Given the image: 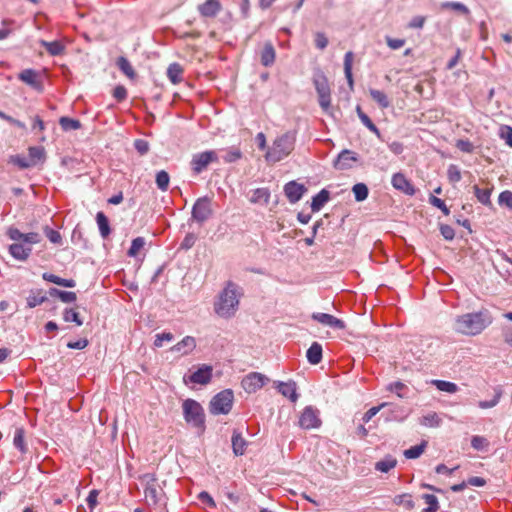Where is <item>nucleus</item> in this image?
I'll return each instance as SVG.
<instances>
[{
	"instance_id": "cd10ccee",
	"label": "nucleus",
	"mask_w": 512,
	"mask_h": 512,
	"mask_svg": "<svg viewBox=\"0 0 512 512\" xmlns=\"http://www.w3.org/2000/svg\"><path fill=\"white\" fill-rule=\"evenodd\" d=\"M369 94L381 109H386L391 105L388 96L383 91L371 88Z\"/></svg>"
},
{
	"instance_id": "473e14b6",
	"label": "nucleus",
	"mask_w": 512,
	"mask_h": 512,
	"mask_svg": "<svg viewBox=\"0 0 512 512\" xmlns=\"http://www.w3.org/2000/svg\"><path fill=\"white\" fill-rule=\"evenodd\" d=\"M313 83L318 95L331 93L328 79L324 74L316 75L313 79Z\"/></svg>"
},
{
	"instance_id": "6e6552de",
	"label": "nucleus",
	"mask_w": 512,
	"mask_h": 512,
	"mask_svg": "<svg viewBox=\"0 0 512 512\" xmlns=\"http://www.w3.org/2000/svg\"><path fill=\"white\" fill-rule=\"evenodd\" d=\"M213 215L212 200L204 196L196 200L192 208V219L202 224Z\"/></svg>"
},
{
	"instance_id": "9b49d317",
	"label": "nucleus",
	"mask_w": 512,
	"mask_h": 512,
	"mask_svg": "<svg viewBox=\"0 0 512 512\" xmlns=\"http://www.w3.org/2000/svg\"><path fill=\"white\" fill-rule=\"evenodd\" d=\"M267 381L268 378L265 375L252 372L242 379L241 385L247 393H255L257 390L261 389Z\"/></svg>"
},
{
	"instance_id": "c9c22d12",
	"label": "nucleus",
	"mask_w": 512,
	"mask_h": 512,
	"mask_svg": "<svg viewBox=\"0 0 512 512\" xmlns=\"http://www.w3.org/2000/svg\"><path fill=\"white\" fill-rule=\"evenodd\" d=\"M473 190H474V194H475L477 200L481 204H483L485 206H491V200H490V196H491V192H492L491 188L481 189L478 185H474Z\"/></svg>"
},
{
	"instance_id": "680f3d73",
	"label": "nucleus",
	"mask_w": 512,
	"mask_h": 512,
	"mask_svg": "<svg viewBox=\"0 0 512 512\" xmlns=\"http://www.w3.org/2000/svg\"><path fill=\"white\" fill-rule=\"evenodd\" d=\"M429 202L431 205L439 208L445 215L450 214L449 208L446 206V204L444 203V201L442 199L432 195L429 199Z\"/></svg>"
},
{
	"instance_id": "0e129e2a",
	"label": "nucleus",
	"mask_w": 512,
	"mask_h": 512,
	"mask_svg": "<svg viewBox=\"0 0 512 512\" xmlns=\"http://www.w3.org/2000/svg\"><path fill=\"white\" fill-rule=\"evenodd\" d=\"M385 40H386L388 47L392 50L400 49L405 45L404 39L391 38L389 36H386Z\"/></svg>"
},
{
	"instance_id": "5fc2aeb1",
	"label": "nucleus",
	"mask_w": 512,
	"mask_h": 512,
	"mask_svg": "<svg viewBox=\"0 0 512 512\" xmlns=\"http://www.w3.org/2000/svg\"><path fill=\"white\" fill-rule=\"evenodd\" d=\"M15 30L14 22L11 20H3L0 28V40L6 39Z\"/></svg>"
},
{
	"instance_id": "0eeeda50",
	"label": "nucleus",
	"mask_w": 512,
	"mask_h": 512,
	"mask_svg": "<svg viewBox=\"0 0 512 512\" xmlns=\"http://www.w3.org/2000/svg\"><path fill=\"white\" fill-rule=\"evenodd\" d=\"M234 394L230 389H225L216 394L210 402V412L214 415L228 414L233 406Z\"/></svg>"
},
{
	"instance_id": "39448f33",
	"label": "nucleus",
	"mask_w": 512,
	"mask_h": 512,
	"mask_svg": "<svg viewBox=\"0 0 512 512\" xmlns=\"http://www.w3.org/2000/svg\"><path fill=\"white\" fill-rule=\"evenodd\" d=\"M185 421L196 428L205 427V414L202 406L193 399H186L182 404Z\"/></svg>"
},
{
	"instance_id": "3c124183",
	"label": "nucleus",
	"mask_w": 512,
	"mask_h": 512,
	"mask_svg": "<svg viewBox=\"0 0 512 512\" xmlns=\"http://www.w3.org/2000/svg\"><path fill=\"white\" fill-rule=\"evenodd\" d=\"M45 152L42 147L34 146L29 148L30 162L35 165L38 161L44 158Z\"/></svg>"
},
{
	"instance_id": "f3484780",
	"label": "nucleus",
	"mask_w": 512,
	"mask_h": 512,
	"mask_svg": "<svg viewBox=\"0 0 512 512\" xmlns=\"http://www.w3.org/2000/svg\"><path fill=\"white\" fill-rule=\"evenodd\" d=\"M312 319L329 327L336 329H344L345 323L333 315L327 313H313Z\"/></svg>"
},
{
	"instance_id": "7ed1b4c3",
	"label": "nucleus",
	"mask_w": 512,
	"mask_h": 512,
	"mask_svg": "<svg viewBox=\"0 0 512 512\" xmlns=\"http://www.w3.org/2000/svg\"><path fill=\"white\" fill-rule=\"evenodd\" d=\"M297 138L295 130L286 131L278 135L268 146L264 158L267 163L275 164L287 158L294 150Z\"/></svg>"
},
{
	"instance_id": "de8ad7c7",
	"label": "nucleus",
	"mask_w": 512,
	"mask_h": 512,
	"mask_svg": "<svg viewBox=\"0 0 512 512\" xmlns=\"http://www.w3.org/2000/svg\"><path fill=\"white\" fill-rule=\"evenodd\" d=\"M170 177L169 174L161 170L156 174V184L161 191H167L169 187Z\"/></svg>"
},
{
	"instance_id": "f257e3e1",
	"label": "nucleus",
	"mask_w": 512,
	"mask_h": 512,
	"mask_svg": "<svg viewBox=\"0 0 512 512\" xmlns=\"http://www.w3.org/2000/svg\"><path fill=\"white\" fill-rule=\"evenodd\" d=\"M6 236L12 241L8 246L9 254L17 261L26 262L32 253V245L41 242L42 237L37 232L22 233L18 228L10 226Z\"/></svg>"
},
{
	"instance_id": "8fccbe9b",
	"label": "nucleus",
	"mask_w": 512,
	"mask_h": 512,
	"mask_svg": "<svg viewBox=\"0 0 512 512\" xmlns=\"http://www.w3.org/2000/svg\"><path fill=\"white\" fill-rule=\"evenodd\" d=\"M63 319L66 322H75L76 325L78 326H81L83 324V321L79 316V313L74 309H65L63 313Z\"/></svg>"
},
{
	"instance_id": "4468645a",
	"label": "nucleus",
	"mask_w": 512,
	"mask_h": 512,
	"mask_svg": "<svg viewBox=\"0 0 512 512\" xmlns=\"http://www.w3.org/2000/svg\"><path fill=\"white\" fill-rule=\"evenodd\" d=\"M305 191V186L295 181H290L284 186V193L290 203L298 202Z\"/></svg>"
},
{
	"instance_id": "c756f323",
	"label": "nucleus",
	"mask_w": 512,
	"mask_h": 512,
	"mask_svg": "<svg viewBox=\"0 0 512 512\" xmlns=\"http://www.w3.org/2000/svg\"><path fill=\"white\" fill-rule=\"evenodd\" d=\"M357 115L362 122V124L367 127L372 133H374L378 138L381 137L380 130L377 128V126L372 122V120L369 118V116L364 113L360 106L356 107Z\"/></svg>"
},
{
	"instance_id": "4be33fe9",
	"label": "nucleus",
	"mask_w": 512,
	"mask_h": 512,
	"mask_svg": "<svg viewBox=\"0 0 512 512\" xmlns=\"http://www.w3.org/2000/svg\"><path fill=\"white\" fill-rule=\"evenodd\" d=\"M19 79L23 81L24 83L34 87V88H40L41 83L38 80V74L32 69H25L19 74Z\"/></svg>"
},
{
	"instance_id": "7c9ffc66",
	"label": "nucleus",
	"mask_w": 512,
	"mask_h": 512,
	"mask_svg": "<svg viewBox=\"0 0 512 512\" xmlns=\"http://www.w3.org/2000/svg\"><path fill=\"white\" fill-rule=\"evenodd\" d=\"M270 200V191L268 188H257L253 190L250 201L252 203H261L267 205Z\"/></svg>"
},
{
	"instance_id": "a211bd4d",
	"label": "nucleus",
	"mask_w": 512,
	"mask_h": 512,
	"mask_svg": "<svg viewBox=\"0 0 512 512\" xmlns=\"http://www.w3.org/2000/svg\"><path fill=\"white\" fill-rule=\"evenodd\" d=\"M357 161L356 154L350 150H343L335 161V168L338 170H346L352 167V162Z\"/></svg>"
},
{
	"instance_id": "c85d7f7f",
	"label": "nucleus",
	"mask_w": 512,
	"mask_h": 512,
	"mask_svg": "<svg viewBox=\"0 0 512 512\" xmlns=\"http://www.w3.org/2000/svg\"><path fill=\"white\" fill-rule=\"evenodd\" d=\"M353 59H354L353 52L348 51L344 57V73H345V77L347 79L348 85L350 86L351 89H353V85H354V80H353V75H352Z\"/></svg>"
},
{
	"instance_id": "052dcab7",
	"label": "nucleus",
	"mask_w": 512,
	"mask_h": 512,
	"mask_svg": "<svg viewBox=\"0 0 512 512\" xmlns=\"http://www.w3.org/2000/svg\"><path fill=\"white\" fill-rule=\"evenodd\" d=\"M388 403H382L379 406L370 408L362 417L364 423H368L382 408L388 406Z\"/></svg>"
},
{
	"instance_id": "423d86ee",
	"label": "nucleus",
	"mask_w": 512,
	"mask_h": 512,
	"mask_svg": "<svg viewBox=\"0 0 512 512\" xmlns=\"http://www.w3.org/2000/svg\"><path fill=\"white\" fill-rule=\"evenodd\" d=\"M142 481L145 484L144 494L148 505L156 506L164 503V492L158 484L156 477L153 474H145L142 477Z\"/></svg>"
},
{
	"instance_id": "4c0bfd02",
	"label": "nucleus",
	"mask_w": 512,
	"mask_h": 512,
	"mask_svg": "<svg viewBox=\"0 0 512 512\" xmlns=\"http://www.w3.org/2000/svg\"><path fill=\"white\" fill-rule=\"evenodd\" d=\"M396 464H397V460L394 457L388 455L385 458H383L382 460L376 462L375 469L377 471L387 473L391 469H393L396 466Z\"/></svg>"
},
{
	"instance_id": "338daca9",
	"label": "nucleus",
	"mask_w": 512,
	"mask_h": 512,
	"mask_svg": "<svg viewBox=\"0 0 512 512\" xmlns=\"http://www.w3.org/2000/svg\"><path fill=\"white\" fill-rule=\"evenodd\" d=\"M406 388H407L406 385L400 381L393 382V383L389 384V386H388V389L392 392H395L400 398L404 397V394L402 393V391Z\"/></svg>"
},
{
	"instance_id": "2f4dec72",
	"label": "nucleus",
	"mask_w": 512,
	"mask_h": 512,
	"mask_svg": "<svg viewBox=\"0 0 512 512\" xmlns=\"http://www.w3.org/2000/svg\"><path fill=\"white\" fill-rule=\"evenodd\" d=\"M247 442L241 433L234 431L232 435V448L235 455H243L245 453Z\"/></svg>"
},
{
	"instance_id": "774afa93",
	"label": "nucleus",
	"mask_w": 512,
	"mask_h": 512,
	"mask_svg": "<svg viewBox=\"0 0 512 512\" xmlns=\"http://www.w3.org/2000/svg\"><path fill=\"white\" fill-rule=\"evenodd\" d=\"M113 97L118 101L121 102L126 99L127 97V90L124 86L118 85L113 90Z\"/></svg>"
},
{
	"instance_id": "aec40b11",
	"label": "nucleus",
	"mask_w": 512,
	"mask_h": 512,
	"mask_svg": "<svg viewBox=\"0 0 512 512\" xmlns=\"http://www.w3.org/2000/svg\"><path fill=\"white\" fill-rule=\"evenodd\" d=\"M220 8V2H203L198 6L200 14L205 18L215 17Z\"/></svg>"
},
{
	"instance_id": "bf43d9fd",
	"label": "nucleus",
	"mask_w": 512,
	"mask_h": 512,
	"mask_svg": "<svg viewBox=\"0 0 512 512\" xmlns=\"http://www.w3.org/2000/svg\"><path fill=\"white\" fill-rule=\"evenodd\" d=\"M45 235L49 239L50 242L54 244H61L62 243V236L61 234L51 228L46 227L45 228Z\"/></svg>"
},
{
	"instance_id": "4d7b16f0",
	"label": "nucleus",
	"mask_w": 512,
	"mask_h": 512,
	"mask_svg": "<svg viewBox=\"0 0 512 512\" xmlns=\"http://www.w3.org/2000/svg\"><path fill=\"white\" fill-rule=\"evenodd\" d=\"M498 203L501 206H506L509 209H512V192L509 190L501 192L498 197Z\"/></svg>"
},
{
	"instance_id": "ea45409f",
	"label": "nucleus",
	"mask_w": 512,
	"mask_h": 512,
	"mask_svg": "<svg viewBox=\"0 0 512 512\" xmlns=\"http://www.w3.org/2000/svg\"><path fill=\"white\" fill-rule=\"evenodd\" d=\"M419 423L422 425V426H425V427H439L440 424H441V419L440 417L437 415V413L435 412H430L426 415H423L420 419H419Z\"/></svg>"
},
{
	"instance_id": "6ab92c4d",
	"label": "nucleus",
	"mask_w": 512,
	"mask_h": 512,
	"mask_svg": "<svg viewBox=\"0 0 512 512\" xmlns=\"http://www.w3.org/2000/svg\"><path fill=\"white\" fill-rule=\"evenodd\" d=\"M276 58V51L271 42H266L260 52V62L265 67H270L274 64Z\"/></svg>"
},
{
	"instance_id": "2eb2a0df",
	"label": "nucleus",
	"mask_w": 512,
	"mask_h": 512,
	"mask_svg": "<svg viewBox=\"0 0 512 512\" xmlns=\"http://www.w3.org/2000/svg\"><path fill=\"white\" fill-rule=\"evenodd\" d=\"M196 348V339L192 336H185L181 341L170 348L173 353L181 356L189 355Z\"/></svg>"
},
{
	"instance_id": "ddd939ff",
	"label": "nucleus",
	"mask_w": 512,
	"mask_h": 512,
	"mask_svg": "<svg viewBox=\"0 0 512 512\" xmlns=\"http://www.w3.org/2000/svg\"><path fill=\"white\" fill-rule=\"evenodd\" d=\"M274 385L278 392L284 397H287L291 402L295 403L298 400L299 395L294 381H275Z\"/></svg>"
},
{
	"instance_id": "9d476101",
	"label": "nucleus",
	"mask_w": 512,
	"mask_h": 512,
	"mask_svg": "<svg viewBox=\"0 0 512 512\" xmlns=\"http://www.w3.org/2000/svg\"><path fill=\"white\" fill-rule=\"evenodd\" d=\"M219 155L216 151H205L195 154L191 161V166L196 174L201 173L212 162H218Z\"/></svg>"
},
{
	"instance_id": "c03bdc74",
	"label": "nucleus",
	"mask_w": 512,
	"mask_h": 512,
	"mask_svg": "<svg viewBox=\"0 0 512 512\" xmlns=\"http://www.w3.org/2000/svg\"><path fill=\"white\" fill-rule=\"evenodd\" d=\"M355 200L364 201L368 197V187L364 183H357L352 188Z\"/></svg>"
},
{
	"instance_id": "dca6fc26",
	"label": "nucleus",
	"mask_w": 512,
	"mask_h": 512,
	"mask_svg": "<svg viewBox=\"0 0 512 512\" xmlns=\"http://www.w3.org/2000/svg\"><path fill=\"white\" fill-rule=\"evenodd\" d=\"M391 183L393 187L407 195H414L415 189L413 185L408 181V179L405 177L402 173H395L392 176Z\"/></svg>"
},
{
	"instance_id": "a19ab883",
	"label": "nucleus",
	"mask_w": 512,
	"mask_h": 512,
	"mask_svg": "<svg viewBox=\"0 0 512 512\" xmlns=\"http://www.w3.org/2000/svg\"><path fill=\"white\" fill-rule=\"evenodd\" d=\"M393 503L398 506H403L407 510H412L414 508V501L412 499V495L409 493L396 495L393 499Z\"/></svg>"
},
{
	"instance_id": "13d9d810",
	"label": "nucleus",
	"mask_w": 512,
	"mask_h": 512,
	"mask_svg": "<svg viewBox=\"0 0 512 512\" xmlns=\"http://www.w3.org/2000/svg\"><path fill=\"white\" fill-rule=\"evenodd\" d=\"M471 446L476 450H483L488 446V441L483 436H473L471 439Z\"/></svg>"
},
{
	"instance_id": "b1692460",
	"label": "nucleus",
	"mask_w": 512,
	"mask_h": 512,
	"mask_svg": "<svg viewBox=\"0 0 512 512\" xmlns=\"http://www.w3.org/2000/svg\"><path fill=\"white\" fill-rule=\"evenodd\" d=\"M307 360L309 363L316 365L322 360V346L318 342H313L307 350Z\"/></svg>"
},
{
	"instance_id": "864d4df0",
	"label": "nucleus",
	"mask_w": 512,
	"mask_h": 512,
	"mask_svg": "<svg viewBox=\"0 0 512 512\" xmlns=\"http://www.w3.org/2000/svg\"><path fill=\"white\" fill-rule=\"evenodd\" d=\"M447 177L451 183H457L461 180V171L455 164L449 165L447 169Z\"/></svg>"
},
{
	"instance_id": "a878e982",
	"label": "nucleus",
	"mask_w": 512,
	"mask_h": 512,
	"mask_svg": "<svg viewBox=\"0 0 512 512\" xmlns=\"http://www.w3.org/2000/svg\"><path fill=\"white\" fill-rule=\"evenodd\" d=\"M96 222H97L101 237L106 239L111 233V228H110L109 220H108L107 216L101 211L98 212L96 214Z\"/></svg>"
},
{
	"instance_id": "1a4fd4ad",
	"label": "nucleus",
	"mask_w": 512,
	"mask_h": 512,
	"mask_svg": "<svg viewBox=\"0 0 512 512\" xmlns=\"http://www.w3.org/2000/svg\"><path fill=\"white\" fill-rule=\"evenodd\" d=\"M319 415L317 408L306 406L299 417V426L306 430L319 428L322 423Z\"/></svg>"
},
{
	"instance_id": "09e8293b",
	"label": "nucleus",
	"mask_w": 512,
	"mask_h": 512,
	"mask_svg": "<svg viewBox=\"0 0 512 512\" xmlns=\"http://www.w3.org/2000/svg\"><path fill=\"white\" fill-rule=\"evenodd\" d=\"M423 499L425 503L428 505L427 508L423 510V512H437L439 509V503L436 496L432 494H424Z\"/></svg>"
},
{
	"instance_id": "69168bd1",
	"label": "nucleus",
	"mask_w": 512,
	"mask_h": 512,
	"mask_svg": "<svg viewBox=\"0 0 512 512\" xmlns=\"http://www.w3.org/2000/svg\"><path fill=\"white\" fill-rule=\"evenodd\" d=\"M315 45L318 49L323 50L328 45V38L325 36L324 33L317 32L315 34Z\"/></svg>"
},
{
	"instance_id": "5701e85b",
	"label": "nucleus",
	"mask_w": 512,
	"mask_h": 512,
	"mask_svg": "<svg viewBox=\"0 0 512 512\" xmlns=\"http://www.w3.org/2000/svg\"><path fill=\"white\" fill-rule=\"evenodd\" d=\"M116 65L119 68V70L124 75H126L129 79L133 80L136 78L137 74H136L134 68L132 67L131 63L129 62V60L126 57H124V56L118 57V59L116 60Z\"/></svg>"
},
{
	"instance_id": "6e6d98bb",
	"label": "nucleus",
	"mask_w": 512,
	"mask_h": 512,
	"mask_svg": "<svg viewBox=\"0 0 512 512\" xmlns=\"http://www.w3.org/2000/svg\"><path fill=\"white\" fill-rule=\"evenodd\" d=\"M174 339V335L171 332H163L155 335L154 347L160 348L163 346V342H171Z\"/></svg>"
},
{
	"instance_id": "e433bc0d",
	"label": "nucleus",
	"mask_w": 512,
	"mask_h": 512,
	"mask_svg": "<svg viewBox=\"0 0 512 512\" xmlns=\"http://www.w3.org/2000/svg\"><path fill=\"white\" fill-rule=\"evenodd\" d=\"M224 154L220 157L225 163H233L241 159L242 152L238 147L232 146L226 150H221Z\"/></svg>"
},
{
	"instance_id": "f03ea898",
	"label": "nucleus",
	"mask_w": 512,
	"mask_h": 512,
	"mask_svg": "<svg viewBox=\"0 0 512 512\" xmlns=\"http://www.w3.org/2000/svg\"><path fill=\"white\" fill-rule=\"evenodd\" d=\"M491 322L487 311L467 313L455 319L453 329L463 335L475 336L480 334Z\"/></svg>"
},
{
	"instance_id": "603ef678",
	"label": "nucleus",
	"mask_w": 512,
	"mask_h": 512,
	"mask_svg": "<svg viewBox=\"0 0 512 512\" xmlns=\"http://www.w3.org/2000/svg\"><path fill=\"white\" fill-rule=\"evenodd\" d=\"M443 10H454L456 12L462 13V14H468L469 10L468 8L460 3V2H445L442 5Z\"/></svg>"
},
{
	"instance_id": "58836bf2",
	"label": "nucleus",
	"mask_w": 512,
	"mask_h": 512,
	"mask_svg": "<svg viewBox=\"0 0 512 512\" xmlns=\"http://www.w3.org/2000/svg\"><path fill=\"white\" fill-rule=\"evenodd\" d=\"M431 384L434 385L438 390L454 394L458 391V386L450 381L445 380H431Z\"/></svg>"
},
{
	"instance_id": "e2e57ef3",
	"label": "nucleus",
	"mask_w": 512,
	"mask_h": 512,
	"mask_svg": "<svg viewBox=\"0 0 512 512\" xmlns=\"http://www.w3.org/2000/svg\"><path fill=\"white\" fill-rule=\"evenodd\" d=\"M197 240V237L194 233H187L184 237L183 241L180 244V248L184 250H189L192 248Z\"/></svg>"
},
{
	"instance_id": "bb28decb",
	"label": "nucleus",
	"mask_w": 512,
	"mask_h": 512,
	"mask_svg": "<svg viewBox=\"0 0 512 512\" xmlns=\"http://www.w3.org/2000/svg\"><path fill=\"white\" fill-rule=\"evenodd\" d=\"M42 278L45 281L54 283L59 286L67 287V288H73L76 286V282L73 279H64L57 275L51 274V273H44L42 275Z\"/></svg>"
},
{
	"instance_id": "20e7f679",
	"label": "nucleus",
	"mask_w": 512,
	"mask_h": 512,
	"mask_svg": "<svg viewBox=\"0 0 512 512\" xmlns=\"http://www.w3.org/2000/svg\"><path fill=\"white\" fill-rule=\"evenodd\" d=\"M240 295L238 286L228 282L214 303L215 313L222 318L233 317L238 310Z\"/></svg>"
},
{
	"instance_id": "f8f14e48",
	"label": "nucleus",
	"mask_w": 512,
	"mask_h": 512,
	"mask_svg": "<svg viewBox=\"0 0 512 512\" xmlns=\"http://www.w3.org/2000/svg\"><path fill=\"white\" fill-rule=\"evenodd\" d=\"M213 368L210 365L203 364L192 372L189 376H184L185 383L206 385L211 381Z\"/></svg>"
},
{
	"instance_id": "a18cd8bd",
	"label": "nucleus",
	"mask_w": 512,
	"mask_h": 512,
	"mask_svg": "<svg viewBox=\"0 0 512 512\" xmlns=\"http://www.w3.org/2000/svg\"><path fill=\"white\" fill-rule=\"evenodd\" d=\"M13 444L21 453L26 452L27 449L24 440V430L22 428H17L15 430Z\"/></svg>"
},
{
	"instance_id": "f704fd0d",
	"label": "nucleus",
	"mask_w": 512,
	"mask_h": 512,
	"mask_svg": "<svg viewBox=\"0 0 512 512\" xmlns=\"http://www.w3.org/2000/svg\"><path fill=\"white\" fill-rule=\"evenodd\" d=\"M47 300L46 295L42 290H32L27 297V306L29 308H34L38 305H41Z\"/></svg>"
},
{
	"instance_id": "412c9836",
	"label": "nucleus",
	"mask_w": 512,
	"mask_h": 512,
	"mask_svg": "<svg viewBox=\"0 0 512 512\" xmlns=\"http://www.w3.org/2000/svg\"><path fill=\"white\" fill-rule=\"evenodd\" d=\"M184 70L179 63H172L167 68V77L173 84H179L183 81Z\"/></svg>"
},
{
	"instance_id": "37998d69",
	"label": "nucleus",
	"mask_w": 512,
	"mask_h": 512,
	"mask_svg": "<svg viewBox=\"0 0 512 512\" xmlns=\"http://www.w3.org/2000/svg\"><path fill=\"white\" fill-rule=\"evenodd\" d=\"M59 124L63 131L77 130L81 128V123L77 119L63 116L59 119Z\"/></svg>"
},
{
	"instance_id": "393cba45",
	"label": "nucleus",
	"mask_w": 512,
	"mask_h": 512,
	"mask_svg": "<svg viewBox=\"0 0 512 512\" xmlns=\"http://www.w3.org/2000/svg\"><path fill=\"white\" fill-rule=\"evenodd\" d=\"M330 198V194L326 189H322L318 194L312 198L311 209L313 212L319 211Z\"/></svg>"
},
{
	"instance_id": "49530a36",
	"label": "nucleus",
	"mask_w": 512,
	"mask_h": 512,
	"mask_svg": "<svg viewBox=\"0 0 512 512\" xmlns=\"http://www.w3.org/2000/svg\"><path fill=\"white\" fill-rule=\"evenodd\" d=\"M145 244V238L136 237L135 239L132 240L131 246L128 250V255L130 257H136L139 254L140 250L143 249Z\"/></svg>"
},
{
	"instance_id": "72a5a7b5",
	"label": "nucleus",
	"mask_w": 512,
	"mask_h": 512,
	"mask_svg": "<svg viewBox=\"0 0 512 512\" xmlns=\"http://www.w3.org/2000/svg\"><path fill=\"white\" fill-rule=\"evenodd\" d=\"M40 44L52 56L61 55L64 53V50H65V46L60 41L48 42L45 40H41Z\"/></svg>"
},
{
	"instance_id": "79ce46f5",
	"label": "nucleus",
	"mask_w": 512,
	"mask_h": 512,
	"mask_svg": "<svg viewBox=\"0 0 512 512\" xmlns=\"http://www.w3.org/2000/svg\"><path fill=\"white\" fill-rule=\"evenodd\" d=\"M426 446H427V442L423 441L419 445H415V446L410 447L409 449H406L404 451V456L407 459H416L424 453Z\"/></svg>"
}]
</instances>
